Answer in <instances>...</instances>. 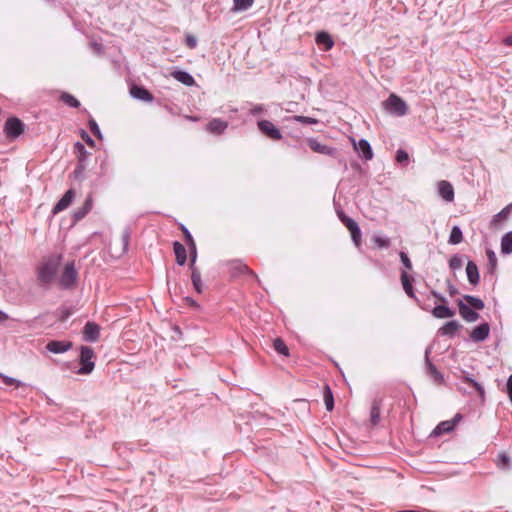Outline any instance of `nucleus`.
Instances as JSON below:
<instances>
[{"label": "nucleus", "instance_id": "f257e3e1", "mask_svg": "<svg viewBox=\"0 0 512 512\" xmlns=\"http://www.w3.org/2000/svg\"><path fill=\"white\" fill-rule=\"evenodd\" d=\"M61 256H52L40 263L37 268V279L40 285H50L58 272Z\"/></svg>", "mask_w": 512, "mask_h": 512}, {"label": "nucleus", "instance_id": "f03ea898", "mask_svg": "<svg viewBox=\"0 0 512 512\" xmlns=\"http://www.w3.org/2000/svg\"><path fill=\"white\" fill-rule=\"evenodd\" d=\"M384 108L397 116H404L408 111L406 102L396 94H391L388 97L384 102Z\"/></svg>", "mask_w": 512, "mask_h": 512}, {"label": "nucleus", "instance_id": "7ed1b4c3", "mask_svg": "<svg viewBox=\"0 0 512 512\" xmlns=\"http://www.w3.org/2000/svg\"><path fill=\"white\" fill-rule=\"evenodd\" d=\"M94 357V351L92 348L88 346H82L81 347V353H80V364L81 368L79 369V374H89L94 369V362L92 361V358Z\"/></svg>", "mask_w": 512, "mask_h": 512}, {"label": "nucleus", "instance_id": "20e7f679", "mask_svg": "<svg viewBox=\"0 0 512 512\" xmlns=\"http://www.w3.org/2000/svg\"><path fill=\"white\" fill-rule=\"evenodd\" d=\"M78 273L75 269L74 263L69 262L65 265L64 270L58 280L62 288H70L74 286L77 281Z\"/></svg>", "mask_w": 512, "mask_h": 512}, {"label": "nucleus", "instance_id": "39448f33", "mask_svg": "<svg viewBox=\"0 0 512 512\" xmlns=\"http://www.w3.org/2000/svg\"><path fill=\"white\" fill-rule=\"evenodd\" d=\"M4 131L8 138H17L24 132V124L16 117L7 119Z\"/></svg>", "mask_w": 512, "mask_h": 512}, {"label": "nucleus", "instance_id": "423d86ee", "mask_svg": "<svg viewBox=\"0 0 512 512\" xmlns=\"http://www.w3.org/2000/svg\"><path fill=\"white\" fill-rule=\"evenodd\" d=\"M231 275L236 277L239 275H248L251 278L259 281L257 274L251 270L245 263L239 260L231 261L229 263Z\"/></svg>", "mask_w": 512, "mask_h": 512}, {"label": "nucleus", "instance_id": "0eeeda50", "mask_svg": "<svg viewBox=\"0 0 512 512\" xmlns=\"http://www.w3.org/2000/svg\"><path fill=\"white\" fill-rule=\"evenodd\" d=\"M260 131L272 140H280L282 134L279 129L270 121L262 120L258 122Z\"/></svg>", "mask_w": 512, "mask_h": 512}, {"label": "nucleus", "instance_id": "6e6552de", "mask_svg": "<svg viewBox=\"0 0 512 512\" xmlns=\"http://www.w3.org/2000/svg\"><path fill=\"white\" fill-rule=\"evenodd\" d=\"M351 142L354 150L359 152L364 160H371L373 158V151L367 140L361 139L357 142L354 138H351Z\"/></svg>", "mask_w": 512, "mask_h": 512}, {"label": "nucleus", "instance_id": "1a4fd4ad", "mask_svg": "<svg viewBox=\"0 0 512 512\" xmlns=\"http://www.w3.org/2000/svg\"><path fill=\"white\" fill-rule=\"evenodd\" d=\"M307 145L315 153L329 155V156H334L336 154L335 148L321 144L317 139H314V138L307 139Z\"/></svg>", "mask_w": 512, "mask_h": 512}, {"label": "nucleus", "instance_id": "9d476101", "mask_svg": "<svg viewBox=\"0 0 512 512\" xmlns=\"http://www.w3.org/2000/svg\"><path fill=\"white\" fill-rule=\"evenodd\" d=\"M437 189L439 195L447 202L454 200V188L452 184L446 180H441L437 183Z\"/></svg>", "mask_w": 512, "mask_h": 512}, {"label": "nucleus", "instance_id": "9b49d317", "mask_svg": "<svg viewBox=\"0 0 512 512\" xmlns=\"http://www.w3.org/2000/svg\"><path fill=\"white\" fill-rule=\"evenodd\" d=\"M75 197V192L73 189H69L63 197L56 203V205L52 209L53 214H58L59 212L67 209L72 203Z\"/></svg>", "mask_w": 512, "mask_h": 512}, {"label": "nucleus", "instance_id": "f8f14e48", "mask_svg": "<svg viewBox=\"0 0 512 512\" xmlns=\"http://www.w3.org/2000/svg\"><path fill=\"white\" fill-rule=\"evenodd\" d=\"M459 308V314L461 317L466 320L467 322H475L479 318V314L474 311L471 307H469L467 304L463 303L462 300H459L458 303Z\"/></svg>", "mask_w": 512, "mask_h": 512}, {"label": "nucleus", "instance_id": "ddd939ff", "mask_svg": "<svg viewBox=\"0 0 512 512\" xmlns=\"http://www.w3.org/2000/svg\"><path fill=\"white\" fill-rule=\"evenodd\" d=\"M83 335L86 341L95 342L100 335L99 326L93 322H87L84 326Z\"/></svg>", "mask_w": 512, "mask_h": 512}, {"label": "nucleus", "instance_id": "4468645a", "mask_svg": "<svg viewBox=\"0 0 512 512\" xmlns=\"http://www.w3.org/2000/svg\"><path fill=\"white\" fill-rule=\"evenodd\" d=\"M227 127V121L221 120L219 118H214L207 124L206 130L209 133L220 135L227 129Z\"/></svg>", "mask_w": 512, "mask_h": 512}, {"label": "nucleus", "instance_id": "2eb2a0df", "mask_svg": "<svg viewBox=\"0 0 512 512\" xmlns=\"http://www.w3.org/2000/svg\"><path fill=\"white\" fill-rule=\"evenodd\" d=\"M489 332L490 327L488 323H483L472 330L470 337L475 342H481L489 336Z\"/></svg>", "mask_w": 512, "mask_h": 512}, {"label": "nucleus", "instance_id": "dca6fc26", "mask_svg": "<svg viewBox=\"0 0 512 512\" xmlns=\"http://www.w3.org/2000/svg\"><path fill=\"white\" fill-rule=\"evenodd\" d=\"M72 343L70 341H50L46 345V349L52 353L59 354L64 353L71 349Z\"/></svg>", "mask_w": 512, "mask_h": 512}, {"label": "nucleus", "instance_id": "f3484780", "mask_svg": "<svg viewBox=\"0 0 512 512\" xmlns=\"http://www.w3.org/2000/svg\"><path fill=\"white\" fill-rule=\"evenodd\" d=\"M130 94L134 98L145 102H152L154 99L153 95L146 88L137 85L131 87Z\"/></svg>", "mask_w": 512, "mask_h": 512}, {"label": "nucleus", "instance_id": "a211bd4d", "mask_svg": "<svg viewBox=\"0 0 512 512\" xmlns=\"http://www.w3.org/2000/svg\"><path fill=\"white\" fill-rule=\"evenodd\" d=\"M467 278L470 284L477 285L479 283V271L477 265L473 261H469L466 266Z\"/></svg>", "mask_w": 512, "mask_h": 512}, {"label": "nucleus", "instance_id": "6ab92c4d", "mask_svg": "<svg viewBox=\"0 0 512 512\" xmlns=\"http://www.w3.org/2000/svg\"><path fill=\"white\" fill-rule=\"evenodd\" d=\"M461 419V416L457 414L452 421H443L437 425V427L434 430V433L437 435H441L443 433H448L452 431L455 427V424L458 420Z\"/></svg>", "mask_w": 512, "mask_h": 512}, {"label": "nucleus", "instance_id": "aec40b11", "mask_svg": "<svg viewBox=\"0 0 512 512\" xmlns=\"http://www.w3.org/2000/svg\"><path fill=\"white\" fill-rule=\"evenodd\" d=\"M432 315L436 318H451L455 315L454 311L451 310L446 304H439L432 310Z\"/></svg>", "mask_w": 512, "mask_h": 512}, {"label": "nucleus", "instance_id": "412c9836", "mask_svg": "<svg viewBox=\"0 0 512 512\" xmlns=\"http://www.w3.org/2000/svg\"><path fill=\"white\" fill-rule=\"evenodd\" d=\"M171 76L186 86H193L195 84L194 78L188 72L180 70L173 71Z\"/></svg>", "mask_w": 512, "mask_h": 512}, {"label": "nucleus", "instance_id": "4be33fe9", "mask_svg": "<svg viewBox=\"0 0 512 512\" xmlns=\"http://www.w3.org/2000/svg\"><path fill=\"white\" fill-rule=\"evenodd\" d=\"M173 250L176 256V262L179 265H184L187 260V253L185 247L180 242L173 243Z\"/></svg>", "mask_w": 512, "mask_h": 512}, {"label": "nucleus", "instance_id": "5701e85b", "mask_svg": "<svg viewBox=\"0 0 512 512\" xmlns=\"http://www.w3.org/2000/svg\"><path fill=\"white\" fill-rule=\"evenodd\" d=\"M316 43L318 45H324L326 51L330 50L333 47V45H334V42H333L331 36L327 32H319V33H317V35H316Z\"/></svg>", "mask_w": 512, "mask_h": 512}, {"label": "nucleus", "instance_id": "b1692460", "mask_svg": "<svg viewBox=\"0 0 512 512\" xmlns=\"http://www.w3.org/2000/svg\"><path fill=\"white\" fill-rule=\"evenodd\" d=\"M401 282H402V286H403V289L406 292V294L409 297H414V290H413V286H412V281H411V279L408 276V273L406 271H403L401 273Z\"/></svg>", "mask_w": 512, "mask_h": 512}, {"label": "nucleus", "instance_id": "393cba45", "mask_svg": "<svg viewBox=\"0 0 512 512\" xmlns=\"http://www.w3.org/2000/svg\"><path fill=\"white\" fill-rule=\"evenodd\" d=\"M92 206H93V198H92V195L90 194L87 196L82 208H80L75 213L76 218H78V219L83 218L92 209Z\"/></svg>", "mask_w": 512, "mask_h": 512}, {"label": "nucleus", "instance_id": "a878e982", "mask_svg": "<svg viewBox=\"0 0 512 512\" xmlns=\"http://www.w3.org/2000/svg\"><path fill=\"white\" fill-rule=\"evenodd\" d=\"M501 251L504 254L512 253V231L506 233L501 240Z\"/></svg>", "mask_w": 512, "mask_h": 512}, {"label": "nucleus", "instance_id": "bb28decb", "mask_svg": "<svg viewBox=\"0 0 512 512\" xmlns=\"http://www.w3.org/2000/svg\"><path fill=\"white\" fill-rule=\"evenodd\" d=\"M191 280H192V284H193L194 289L198 293H202L203 289H202L201 274H200V271L197 268H193L191 270Z\"/></svg>", "mask_w": 512, "mask_h": 512}, {"label": "nucleus", "instance_id": "cd10ccee", "mask_svg": "<svg viewBox=\"0 0 512 512\" xmlns=\"http://www.w3.org/2000/svg\"><path fill=\"white\" fill-rule=\"evenodd\" d=\"M459 327H460V325L458 322L449 321L443 325V327L440 329V332L442 335L452 336L459 329Z\"/></svg>", "mask_w": 512, "mask_h": 512}, {"label": "nucleus", "instance_id": "c85d7f7f", "mask_svg": "<svg viewBox=\"0 0 512 512\" xmlns=\"http://www.w3.org/2000/svg\"><path fill=\"white\" fill-rule=\"evenodd\" d=\"M464 300L467 302L469 307H472L476 310L484 309V302L480 298L471 295H465Z\"/></svg>", "mask_w": 512, "mask_h": 512}, {"label": "nucleus", "instance_id": "c756f323", "mask_svg": "<svg viewBox=\"0 0 512 512\" xmlns=\"http://www.w3.org/2000/svg\"><path fill=\"white\" fill-rule=\"evenodd\" d=\"M254 3V0H233V8L234 12L244 11L250 8Z\"/></svg>", "mask_w": 512, "mask_h": 512}, {"label": "nucleus", "instance_id": "7c9ffc66", "mask_svg": "<svg viewBox=\"0 0 512 512\" xmlns=\"http://www.w3.org/2000/svg\"><path fill=\"white\" fill-rule=\"evenodd\" d=\"M428 372L430 377L434 380V382L438 385H441L444 382L443 375L437 370V368L432 364H428Z\"/></svg>", "mask_w": 512, "mask_h": 512}, {"label": "nucleus", "instance_id": "2f4dec72", "mask_svg": "<svg viewBox=\"0 0 512 512\" xmlns=\"http://www.w3.org/2000/svg\"><path fill=\"white\" fill-rule=\"evenodd\" d=\"M60 100L63 103H65L66 105L73 107V108H78L80 106V102L73 95H71L67 92H63L60 95Z\"/></svg>", "mask_w": 512, "mask_h": 512}, {"label": "nucleus", "instance_id": "473e14b6", "mask_svg": "<svg viewBox=\"0 0 512 512\" xmlns=\"http://www.w3.org/2000/svg\"><path fill=\"white\" fill-rule=\"evenodd\" d=\"M463 240V234L461 229L458 226H454L451 230L449 243L450 244H459Z\"/></svg>", "mask_w": 512, "mask_h": 512}, {"label": "nucleus", "instance_id": "72a5a7b5", "mask_svg": "<svg viewBox=\"0 0 512 512\" xmlns=\"http://www.w3.org/2000/svg\"><path fill=\"white\" fill-rule=\"evenodd\" d=\"M273 347L275 351L284 356H289V349L285 342L281 338H276L273 341Z\"/></svg>", "mask_w": 512, "mask_h": 512}, {"label": "nucleus", "instance_id": "f704fd0d", "mask_svg": "<svg viewBox=\"0 0 512 512\" xmlns=\"http://www.w3.org/2000/svg\"><path fill=\"white\" fill-rule=\"evenodd\" d=\"M324 402L326 409L328 411H331L334 407V400H333V394L329 386H325L324 390Z\"/></svg>", "mask_w": 512, "mask_h": 512}, {"label": "nucleus", "instance_id": "c9c22d12", "mask_svg": "<svg viewBox=\"0 0 512 512\" xmlns=\"http://www.w3.org/2000/svg\"><path fill=\"white\" fill-rule=\"evenodd\" d=\"M339 217H340V220L342 221V223L345 225V227L349 230V232L351 230H353L354 228L358 227V224L353 219L346 216L345 214L340 213Z\"/></svg>", "mask_w": 512, "mask_h": 512}, {"label": "nucleus", "instance_id": "e433bc0d", "mask_svg": "<svg viewBox=\"0 0 512 512\" xmlns=\"http://www.w3.org/2000/svg\"><path fill=\"white\" fill-rule=\"evenodd\" d=\"M371 422L373 425H376L380 419V405L377 402H374L371 407Z\"/></svg>", "mask_w": 512, "mask_h": 512}, {"label": "nucleus", "instance_id": "4c0bfd02", "mask_svg": "<svg viewBox=\"0 0 512 512\" xmlns=\"http://www.w3.org/2000/svg\"><path fill=\"white\" fill-rule=\"evenodd\" d=\"M510 465V458L506 453H500L497 459V466L500 469H506Z\"/></svg>", "mask_w": 512, "mask_h": 512}, {"label": "nucleus", "instance_id": "58836bf2", "mask_svg": "<svg viewBox=\"0 0 512 512\" xmlns=\"http://www.w3.org/2000/svg\"><path fill=\"white\" fill-rule=\"evenodd\" d=\"M350 234H351L352 240H353L354 244L356 245V247H360V245H361V231H360L359 226L357 228H354L353 230H351Z\"/></svg>", "mask_w": 512, "mask_h": 512}, {"label": "nucleus", "instance_id": "ea45409f", "mask_svg": "<svg viewBox=\"0 0 512 512\" xmlns=\"http://www.w3.org/2000/svg\"><path fill=\"white\" fill-rule=\"evenodd\" d=\"M373 242L379 248H388L390 246V240L388 238H384V237H381V236H375L373 238Z\"/></svg>", "mask_w": 512, "mask_h": 512}, {"label": "nucleus", "instance_id": "a19ab883", "mask_svg": "<svg viewBox=\"0 0 512 512\" xmlns=\"http://www.w3.org/2000/svg\"><path fill=\"white\" fill-rule=\"evenodd\" d=\"M511 208H512V204L503 208L497 215H495L494 221L496 222V221H499L502 219H506L511 212Z\"/></svg>", "mask_w": 512, "mask_h": 512}, {"label": "nucleus", "instance_id": "79ce46f5", "mask_svg": "<svg viewBox=\"0 0 512 512\" xmlns=\"http://www.w3.org/2000/svg\"><path fill=\"white\" fill-rule=\"evenodd\" d=\"M181 231L183 232V234L185 236V240H186L189 248L194 249L195 248V242H194V239H193L192 235L188 231V229L185 226L182 225L181 226Z\"/></svg>", "mask_w": 512, "mask_h": 512}, {"label": "nucleus", "instance_id": "37998d69", "mask_svg": "<svg viewBox=\"0 0 512 512\" xmlns=\"http://www.w3.org/2000/svg\"><path fill=\"white\" fill-rule=\"evenodd\" d=\"M449 267L456 270L462 267V260L458 256H453L449 260Z\"/></svg>", "mask_w": 512, "mask_h": 512}, {"label": "nucleus", "instance_id": "c03bdc74", "mask_svg": "<svg viewBox=\"0 0 512 512\" xmlns=\"http://www.w3.org/2000/svg\"><path fill=\"white\" fill-rule=\"evenodd\" d=\"M399 256H400L401 262L403 263L405 268H407L408 270H411L412 263H411L408 255L405 252H400Z\"/></svg>", "mask_w": 512, "mask_h": 512}, {"label": "nucleus", "instance_id": "a18cd8bd", "mask_svg": "<svg viewBox=\"0 0 512 512\" xmlns=\"http://www.w3.org/2000/svg\"><path fill=\"white\" fill-rule=\"evenodd\" d=\"M408 153L402 149L398 150L397 151V154H396V160L398 163H403V162H407L408 161Z\"/></svg>", "mask_w": 512, "mask_h": 512}, {"label": "nucleus", "instance_id": "49530a36", "mask_svg": "<svg viewBox=\"0 0 512 512\" xmlns=\"http://www.w3.org/2000/svg\"><path fill=\"white\" fill-rule=\"evenodd\" d=\"M295 119L304 124H316L318 122L317 119L307 116H296Z\"/></svg>", "mask_w": 512, "mask_h": 512}, {"label": "nucleus", "instance_id": "de8ad7c7", "mask_svg": "<svg viewBox=\"0 0 512 512\" xmlns=\"http://www.w3.org/2000/svg\"><path fill=\"white\" fill-rule=\"evenodd\" d=\"M89 129L95 136L100 137V129L94 119L89 121Z\"/></svg>", "mask_w": 512, "mask_h": 512}, {"label": "nucleus", "instance_id": "09e8293b", "mask_svg": "<svg viewBox=\"0 0 512 512\" xmlns=\"http://www.w3.org/2000/svg\"><path fill=\"white\" fill-rule=\"evenodd\" d=\"M467 382L478 391L481 397H484V388L479 383L472 379H467Z\"/></svg>", "mask_w": 512, "mask_h": 512}, {"label": "nucleus", "instance_id": "8fccbe9b", "mask_svg": "<svg viewBox=\"0 0 512 512\" xmlns=\"http://www.w3.org/2000/svg\"><path fill=\"white\" fill-rule=\"evenodd\" d=\"M3 382L6 385H15L16 387H19L21 385L20 381L14 379V378H10L8 376L3 377Z\"/></svg>", "mask_w": 512, "mask_h": 512}, {"label": "nucleus", "instance_id": "3c124183", "mask_svg": "<svg viewBox=\"0 0 512 512\" xmlns=\"http://www.w3.org/2000/svg\"><path fill=\"white\" fill-rule=\"evenodd\" d=\"M190 254H191L190 269L192 270L193 268H196L195 267V262H196V258H197L196 247L194 249L190 248Z\"/></svg>", "mask_w": 512, "mask_h": 512}, {"label": "nucleus", "instance_id": "603ef678", "mask_svg": "<svg viewBox=\"0 0 512 512\" xmlns=\"http://www.w3.org/2000/svg\"><path fill=\"white\" fill-rule=\"evenodd\" d=\"M487 257L489 259V262H490L492 268H494L496 265V262H497L495 253L492 250H487Z\"/></svg>", "mask_w": 512, "mask_h": 512}, {"label": "nucleus", "instance_id": "864d4df0", "mask_svg": "<svg viewBox=\"0 0 512 512\" xmlns=\"http://www.w3.org/2000/svg\"><path fill=\"white\" fill-rule=\"evenodd\" d=\"M507 393H508L509 399L512 403V374L509 376V378L507 380Z\"/></svg>", "mask_w": 512, "mask_h": 512}, {"label": "nucleus", "instance_id": "5fc2aeb1", "mask_svg": "<svg viewBox=\"0 0 512 512\" xmlns=\"http://www.w3.org/2000/svg\"><path fill=\"white\" fill-rule=\"evenodd\" d=\"M447 287L450 296H455L458 293L457 288L450 281H447Z\"/></svg>", "mask_w": 512, "mask_h": 512}, {"label": "nucleus", "instance_id": "6e6d98bb", "mask_svg": "<svg viewBox=\"0 0 512 512\" xmlns=\"http://www.w3.org/2000/svg\"><path fill=\"white\" fill-rule=\"evenodd\" d=\"M74 151L76 153H79V154H84L85 153V147L82 143L80 142H77L75 145H74Z\"/></svg>", "mask_w": 512, "mask_h": 512}, {"label": "nucleus", "instance_id": "4d7b16f0", "mask_svg": "<svg viewBox=\"0 0 512 512\" xmlns=\"http://www.w3.org/2000/svg\"><path fill=\"white\" fill-rule=\"evenodd\" d=\"M432 295L439 301L441 304H447V300L445 297H443L441 294L433 291Z\"/></svg>", "mask_w": 512, "mask_h": 512}, {"label": "nucleus", "instance_id": "13d9d810", "mask_svg": "<svg viewBox=\"0 0 512 512\" xmlns=\"http://www.w3.org/2000/svg\"><path fill=\"white\" fill-rule=\"evenodd\" d=\"M184 301L191 307H198L197 302L190 297H185Z\"/></svg>", "mask_w": 512, "mask_h": 512}, {"label": "nucleus", "instance_id": "bf43d9fd", "mask_svg": "<svg viewBox=\"0 0 512 512\" xmlns=\"http://www.w3.org/2000/svg\"><path fill=\"white\" fill-rule=\"evenodd\" d=\"M503 43H504L506 46H512V34H511V35L506 36V37L503 39Z\"/></svg>", "mask_w": 512, "mask_h": 512}, {"label": "nucleus", "instance_id": "052dcab7", "mask_svg": "<svg viewBox=\"0 0 512 512\" xmlns=\"http://www.w3.org/2000/svg\"><path fill=\"white\" fill-rule=\"evenodd\" d=\"M187 45L190 47V48H194L195 45H196V41L195 39H193L192 37H188L187 38Z\"/></svg>", "mask_w": 512, "mask_h": 512}, {"label": "nucleus", "instance_id": "680f3d73", "mask_svg": "<svg viewBox=\"0 0 512 512\" xmlns=\"http://www.w3.org/2000/svg\"><path fill=\"white\" fill-rule=\"evenodd\" d=\"M8 319V315L0 311V322H4Z\"/></svg>", "mask_w": 512, "mask_h": 512}, {"label": "nucleus", "instance_id": "e2e57ef3", "mask_svg": "<svg viewBox=\"0 0 512 512\" xmlns=\"http://www.w3.org/2000/svg\"><path fill=\"white\" fill-rule=\"evenodd\" d=\"M186 118L191 121H198V117L186 116Z\"/></svg>", "mask_w": 512, "mask_h": 512}, {"label": "nucleus", "instance_id": "0e129e2a", "mask_svg": "<svg viewBox=\"0 0 512 512\" xmlns=\"http://www.w3.org/2000/svg\"><path fill=\"white\" fill-rule=\"evenodd\" d=\"M87 142L92 145L93 144V140H91L90 138L87 140Z\"/></svg>", "mask_w": 512, "mask_h": 512}, {"label": "nucleus", "instance_id": "69168bd1", "mask_svg": "<svg viewBox=\"0 0 512 512\" xmlns=\"http://www.w3.org/2000/svg\"><path fill=\"white\" fill-rule=\"evenodd\" d=\"M68 316H69V313H64V317L62 318V320L65 319Z\"/></svg>", "mask_w": 512, "mask_h": 512}, {"label": "nucleus", "instance_id": "338daca9", "mask_svg": "<svg viewBox=\"0 0 512 512\" xmlns=\"http://www.w3.org/2000/svg\"><path fill=\"white\" fill-rule=\"evenodd\" d=\"M68 316H69V313H64V317L62 318V320L65 319Z\"/></svg>", "mask_w": 512, "mask_h": 512}, {"label": "nucleus", "instance_id": "774afa93", "mask_svg": "<svg viewBox=\"0 0 512 512\" xmlns=\"http://www.w3.org/2000/svg\"><path fill=\"white\" fill-rule=\"evenodd\" d=\"M123 243H124L125 246L127 245V239L126 238L123 239Z\"/></svg>", "mask_w": 512, "mask_h": 512}]
</instances>
